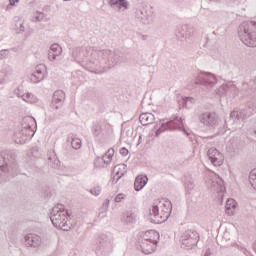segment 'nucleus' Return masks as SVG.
<instances>
[{"label":"nucleus","mask_w":256,"mask_h":256,"mask_svg":"<svg viewBox=\"0 0 256 256\" xmlns=\"http://www.w3.org/2000/svg\"><path fill=\"white\" fill-rule=\"evenodd\" d=\"M84 63L88 69H93L95 73H105L108 69H113L121 63V56L111 50L87 48Z\"/></svg>","instance_id":"1"},{"label":"nucleus","mask_w":256,"mask_h":256,"mask_svg":"<svg viewBox=\"0 0 256 256\" xmlns=\"http://www.w3.org/2000/svg\"><path fill=\"white\" fill-rule=\"evenodd\" d=\"M50 219L56 229H61V231H69L71 229L69 210L65 209V206L62 204H57L52 208Z\"/></svg>","instance_id":"2"},{"label":"nucleus","mask_w":256,"mask_h":256,"mask_svg":"<svg viewBox=\"0 0 256 256\" xmlns=\"http://www.w3.org/2000/svg\"><path fill=\"white\" fill-rule=\"evenodd\" d=\"M171 211V201L165 199L157 200L150 209V219L153 223H165L169 219Z\"/></svg>","instance_id":"3"},{"label":"nucleus","mask_w":256,"mask_h":256,"mask_svg":"<svg viewBox=\"0 0 256 256\" xmlns=\"http://www.w3.org/2000/svg\"><path fill=\"white\" fill-rule=\"evenodd\" d=\"M238 35L246 47H256V22H243L239 26Z\"/></svg>","instance_id":"4"},{"label":"nucleus","mask_w":256,"mask_h":256,"mask_svg":"<svg viewBox=\"0 0 256 256\" xmlns=\"http://www.w3.org/2000/svg\"><path fill=\"white\" fill-rule=\"evenodd\" d=\"M35 127H37V122L35 118L31 116H27L22 120V129L16 133V143H23L27 142V139H31L33 135H35Z\"/></svg>","instance_id":"5"},{"label":"nucleus","mask_w":256,"mask_h":256,"mask_svg":"<svg viewBox=\"0 0 256 256\" xmlns=\"http://www.w3.org/2000/svg\"><path fill=\"white\" fill-rule=\"evenodd\" d=\"M193 77V83L195 85H201L206 91H211L219 81L217 75L206 71H198L193 74Z\"/></svg>","instance_id":"6"},{"label":"nucleus","mask_w":256,"mask_h":256,"mask_svg":"<svg viewBox=\"0 0 256 256\" xmlns=\"http://www.w3.org/2000/svg\"><path fill=\"white\" fill-rule=\"evenodd\" d=\"M175 129H178L179 131H184V133H186L185 128L183 127V118L176 116L170 121L162 122L161 127L156 129L155 136L159 137V135H161L163 131H175Z\"/></svg>","instance_id":"7"},{"label":"nucleus","mask_w":256,"mask_h":256,"mask_svg":"<svg viewBox=\"0 0 256 256\" xmlns=\"http://www.w3.org/2000/svg\"><path fill=\"white\" fill-rule=\"evenodd\" d=\"M199 122L204 125V127H208L209 129H215L219 127L221 123V119L219 115L215 112H205L199 116Z\"/></svg>","instance_id":"8"},{"label":"nucleus","mask_w":256,"mask_h":256,"mask_svg":"<svg viewBox=\"0 0 256 256\" xmlns=\"http://www.w3.org/2000/svg\"><path fill=\"white\" fill-rule=\"evenodd\" d=\"M199 243V234L196 231L187 230L182 236V247L184 249H193Z\"/></svg>","instance_id":"9"},{"label":"nucleus","mask_w":256,"mask_h":256,"mask_svg":"<svg viewBox=\"0 0 256 256\" xmlns=\"http://www.w3.org/2000/svg\"><path fill=\"white\" fill-rule=\"evenodd\" d=\"M208 187L211 191H215V193H225V183L223 182V179L215 173L210 174Z\"/></svg>","instance_id":"10"},{"label":"nucleus","mask_w":256,"mask_h":256,"mask_svg":"<svg viewBox=\"0 0 256 256\" xmlns=\"http://www.w3.org/2000/svg\"><path fill=\"white\" fill-rule=\"evenodd\" d=\"M208 159L214 167H221L223 161H225V156L217 148H210L207 152Z\"/></svg>","instance_id":"11"},{"label":"nucleus","mask_w":256,"mask_h":256,"mask_svg":"<svg viewBox=\"0 0 256 256\" xmlns=\"http://www.w3.org/2000/svg\"><path fill=\"white\" fill-rule=\"evenodd\" d=\"M41 243H43V240L37 234L30 233L24 236V245L28 249H39Z\"/></svg>","instance_id":"12"},{"label":"nucleus","mask_w":256,"mask_h":256,"mask_svg":"<svg viewBox=\"0 0 256 256\" xmlns=\"http://www.w3.org/2000/svg\"><path fill=\"white\" fill-rule=\"evenodd\" d=\"M247 115V110H233L230 113V119L234 121L235 125L231 128L232 131H237V129H241V120L245 119Z\"/></svg>","instance_id":"13"},{"label":"nucleus","mask_w":256,"mask_h":256,"mask_svg":"<svg viewBox=\"0 0 256 256\" xmlns=\"http://www.w3.org/2000/svg\"><path fill=\"white\" fill-rule=\"evenodd\" d=\"M47 75V66L45 64H39L36 66L35 71L30 76L31 83H41Z\"/></svg>","instance_id":"14"},{"label":"nucleus","mask_w":256,"mask_h":256,"mask_svg":"<svg viewBox=\"0 0 256 256\" xmlns=\"http://www.w3.org/2000/svg\"><path fill=\"white\" fill-rule=\"evenodd\" d=\"M98 244L104 251H111L113 249V238L107 234H101L98 238Z\"/></svg>","instance_id":"15"},{"label":"nucleus","mask_w":256,"mask_h":256,"mask_svg":"<svg viewBox=\"0 0 256 256\" xmlns=\"http://www.w3.org/2000/svg\"><path fill=\"white\" fill-rule=\"evenodd\" d=\"M109 5L118 13H123L129 9V1L127 0H109Z\"/></svg>","instance_id":"16"},{"label":"nucleus","mask_w":256,"mask_h":256,"mask_svg":"<svg viewBox=\"0 0 256 256\" xmlns=\"http://www.w3.org/2000/svg\"><path fill=\"white\" fill-rule=\"evenodd\" d=\"M65 101V92L63 90H57L53 94L52 107L53 109H61Z\"/></svg>","instance_id":"17"},{"label":"nucleus","mask_w":256,"mask_h":256,"mask_svg":"<svg viewBox=\"0 0 256 256\" xmlns=\"http://www.w3.org/2000/svg\"><path fill=\"white\" fill-rule=\"evenodd\" d=\"M121 221L124 225H133L137 221V213L133 209H128L122 213Z\"/></svg>","instance_id":"18"},{"label":"nucleus","mask_w":256,"mask_h":256,"mask_svg":"<svg viewBox=\"0 0 256 256\" xmlns=\"http://www.w3.org/2000/svg\"><path fill=\"white\" fill-rule=\"evenodd\" d=\"M63 53V48L59 44H52L48 51V59L49 61H57L59 57H61Z\"/></svg>","instance_id":"19"},{"label":"nucleus","mask_w":256,"mask_h":256,"mask_svg":"<svg viewBox=\"0 0 256 256\" xmlns=\"http://www.w3.org/2000/svg\"><path fill=\"white\" fill-rule=\"evenodd\" d=\"M125 173H127V165L125 164H118L113 168L112 171V181L114 183H117L119 181V179H121V177H123V175H125Z\"/></svg>","instance_id":"20"},{"label":"nucleus","mask_w":256,"mask_h":256,"mask_svg":"<svg viewBox=\"0 0 256 256\" xmlns=\"http://www.w3.org/2000/svg\"><path fill=\"white\" fill-rule=\"evenodd\" d=\"M140 249L144 255H151L157 251V244L147 240H141Z\"/></svg>","instance_id":"21"},{"label":"nucleus","mask_w":256,"mask_h":256,"mask_svg":"<svg viewBox=\"0 0 256 256\" xmlns=\"http://www.w3.org/2000/svg\"><path fill=\"white\" fill-rule=\"evenodd\" d=\"M0 169L11 172L15 169V161L10 160L9 156H0Z\"/></svg>","instance_id":"22"},{"label":"nucleus","mask_w":256,"mask_h":256,"mask_svg":"<svg viewBox=\"0 0 256 256\" xmlns=\"http://www.w3.org/2000/svg\"><path fill=\"white\" fill-rule=\"evenodd\" d=\"M159 234L155 230H148L142 234V241H148L150 243H159Z\"/></svg>","instance_id":"23"},{"label":"nucleus","mask_w":256,"mask_h":256,"mask_svg":"<svg viewBox=\"0 0 256 256\" xmlns=\"http://www.w3.org/2000/svg\"><path fill=\"white\" fill-rule=\"evenodd\" d=\"M227 91H234L235 95H237V86L233 84V82H228L226 84H222L217 90L216 93L218 95H225Z\"/></svg>","instance_id":"24"},{"label":"nucleus","mask_w":256,"mask_h":256,"mask_svg":"<svg viewBox=\"0 0 256 256\" xmlns=\"http://www.w3.org/2000/svg\"><path fill=\"white\" fill-rule=\"evenodd\" d=\"M148 181H149V178H147V176H143V175L137 176L134 182L135 191H141V189H143V187L147 185Z\"/></svg>","instance_id":"25"},{"label":"nucleus","mask_w":256,"mask_h":256,"mask_svg":"<svg viewBox=\"0 0 256 256\" xmlns=\"http://www.w3.org/2000/svg\"><path fill=\"white\" fill-rule=\"evenodd\" d=\"M122 137H124L126 141H133L137 137V131H135L133 126H127L122 133Z\"/></svg>","instance_id":"26"},{"label":"nucleus","mask_w":256,"mask_h":256,"mask_svg":"<svg viewBox=\"0 0 256 256\" xmlns=\"http://www.w3.org/2000/svg\"><path fill=\"white\" fill-rule=\"evenodd\" d=\"M225 209L227 215H235V209H237V202L235 201V199L229 198L226 201Z\"/></svg>","instance_id":"27"},{"label":"nucleus","mask_w":256,"mask_h":256,"mask_svg":"<svg viewBox=\"0 0 256 256\" xmlns=\"http://www.w3.org/2000/svg\"><path fill=\"white\" fill-rule=\"evenodd\" d=\"M139 121L141 125H150V123L155 121V116L151 113H143L140 115Z\"/></svg>","instance_id":"28"},{"label":"nucleus","mask_w":256,"mask_h":256,"mask_svg":"<svg viewBox=\"0 0 256 256\" xmlns=\"http://www.w3.org/2000/svg\"><path fill=\"white\" fill-rule=\"evenodd\" d=\"M22 100L25 101V103H30V105L39 103V98H37V96L29 92L23 94Z\"/></svg>","instance_id":"29"},{"label":"nucleus","mask_w":256,"mask_h":256,"mask_svg":"<svg viewBox=\"0 0 256 256\" xmlns=\"http://www.w3.org/2000/svg\"><path fill=\"white\" fill-rule=\"evenodd\" d=\"M113 155H115V150L113 148L108 149L105 155L102 156V161H104L106 165H109V163L113 161Z\"/></svg>","instance_id":"30"},{"label":"nucleus","mask_w":256,"mask_h":256,"mask_svg":"<svg viewBox=\"0 0 256 256\" xmlns=\"http://www.w3.org/2000/svg\"><path fill=\"white\" fill-rule=\"evenodd\" d=\"M15 29H16L17 33H24L25 20L23 18H16Z\"/></svg>","instance_id":"31"},{"label":"nucleus","mask_w":256,"mask_h":256,"mask_svg":"<svg viewBox=\"0 0 256 256\" xmlns=\"http://www.w3.org/2000/svg\"><path fill=\"white\" fill-rule=\"evenodd\" d=\"M71 145L73 149H81V139L76 135L71 136Z\"/></svg>","instance_id":"32"},{"label":"nucleus","mask_w":256,"mask_h":256,"mask_svg":"<svg viewBox=\"0 0 256 256\" xmlns=\"http://www.w3.org/2000/svg\"><path fill=\"white\" fill-rule=\"evenodd\" d=\"M49 161H50V165H52L54 169H59V167L61 166V162L59 161V159L55 154L49 157Z\"/></svg>","instance_id":"33"},{"label":"nucleus","mask_w":256,"mask_h":256,"mask_svg":"<svg viewBox=\"0 0 256 256\" xmlns=\"http://www.w3.org/2000/svg\"><path fill=\"white\" fill-rule=\"evenodd\" d=\"M45 19V14L43 12H35L32 16V21L34 23H39V21H43Z\"/></svg>","instance_id":"34"},{"label":"nucleus","mask_w":256,"mask_h":256,"mask_svg":"<svg viewBox=\"0 0 256 256\" xmlns=\"http://www.w3.org/2000/svg\"><path fill=\"white\" fill-rule=\"evenodd\" d=\"M249 181L252 187L256 189V168L250 172Z\"/></svg>","instance_id":"35"},{"label":"nucleus","mask_w":256,"mask_h":256,"mask_svg":"<svg viewBox=\"0 0 256 256\" xmlns=\"http://www.w3.org/2000/svg\"><path fill=\"white\" fill-rule=\"evenodd\" d=\"M89 193H91V195H94V197H98V195H101V186H94L92 189L89 190Z\"/></svg>","instance_id":"36"},{"label":"nucleus","mask_w":256,"mask_h":256,"mask_svg":"<svg viewBox=\"0 0 256 256\" xmlns=\"http://www.w3.org/2000/svg\"><path fill=\"white\" fill-rule=\"evenodd\" d=\"M92 132L95 137L99 136L101 134V125L98 123L94 124Z\"/></svg>","instance_id":"37"},{"label":"nucleus","mask_w":256,"mask_h":256,"mask_svg":"<svg viewBox=\"0 0 256 256\" xmlns=\"http://www.w3.org/2000/svg\"><path fill=\"white\" fill-rule=\"evenodd\" d=\"M125 197H127L125 194L120 193L114 198V201L115 203H121V201H125Z\"/></svg>","instance_id":"38"},{"label":"nucleus","mask_w":256,"mask_h":256,"mask_svg":"<svg viewBox=\"0 0 256 256\" xmlns=\"http://www.w3.org/2000/svg\"><path fill=\"white\" fill-rule=\"evenodd\" d=\"M14 95L18 96L20 99H23V95L25 93H23V91H21V88H16L13 91Z\"/></svg>","instance_id":"39"},{"label":"nucleus","mask_w":256,"mask_h":256,"mask_svg":"<svg viewBox=\"0 0 256 256\" xmlns=\"http://www.w3.org/2000/svg\"><path fill=\"white\" fill-rule=\"evenodd\" d=\"M247 107L248 109H250V111H256V102L255 101L247 102Z\"/></svg>","instance_id":"40"},{"label":"nucleus","mask_w":256,"mask_h":256,"mask_svg":"<svg viewBox=\"0 0 256 256\" xmlns=\"http://www.w3.org/2000/svg\"><path fill=\"white\" fill-rule=\"evenodd\" d=\"M9 57V50L0 51V59H7Z\"/></svg>","instance_id":"41"},{"label":"nucleus","mask_w":256,"mask_h":256,"mask_svg":"<svg viewBox=\"0 0 256 256\" xmlns=\"http://www.w3.org/2000/svg\"><path fill=\"white\" fill-rule=\"evenodd\" d=\"M102 209H104V213H107V209H109V199H106L102 204Z\"/></svg>","instance_id":"42"},{"label":"nucleus","mask_w":256,"mask_h":256,"mask_svg":"<svg viewBox=\"0 0 256 256\" xmlns=\"http://www.w3.org/2000/svg\"><path fill=\"white\" fill-rule=\"evenodd\" d=\"M120 155H123L124 157L129 155V150H127V148H121Z\"/></svg>","instance_id":"43"},{"label":"nucleus","mask_w":256,"mask_h":256,"mask_svg":"<svg viewBox=\"0 0 256 256\" xmlns=\"http://www.w3.org/2000/svg\"><path fill=\"white\" fill-rule=\"evenodd\" d=\"M204 256H213V251L211 250V248L206 249Z\"/></svg>","instance_id":"44"},{"label":"nucleus","mask_w":256,"mask_h":256,"mask_svg":"<svg viewBox=\"0 0 256 256\" xmlns=\"http://www.w3.org/2000/svg\"><path fill=\"white\" fill-rule=\"evenodd\" d=\"M140 39L142 41H147V39H149V35H147V34H140Z\"/></svg>","instance_id":"45"},{"label":"nucleus","mask_w":256,"mask_h":256,"mask_svg":"<svg viewBox=\"0 0 256 256\" xmlns=\"http://www.w3.org/2000/svg\"><path fill=\"white\" fill-rule=\"evenodd\" d=\"M9 1L12 7L15 6V3H19V0H9Z\"/></svg>","instance_id":"46"},{"label":"nucleus","mask_w":256,"mask_h":256,"mask_svg":"<svg viewBox=\"0 0 256 256\" xmlns=\"http://www.w3.org/2000/svg\"><path fill=\"white\" fill-rule=\"evenodd\" d=\"M142 139H143V135L139 134V140L137 145H141V143H143Z\"/></svg>","instance_id":"47"},{"label":"nucleus","mask_w":256,"mask_h":256,"mask_svg":"<svg viewBox=\"0 0 256 256\" xmlns=\"http://www.w3.org/2000/svg\"><path fill=\"white\" fill-rule=\"evenodd\" d=\"M3 83H5V79L0 80V85L3 84Z\"/></svg>","instance_id":"48"},{"label":"nucleus","mask_w":256,"mask_h":256,"mask_svg":"<svg viewBox=\"0 0 256 256\" xmlns=\"http://www.w3.org/2000/svg\"><path fill=\"white\" fill-rule=\"evenodd\" d=\"M182 102L185 103V104L187 103L185 99H182Z\"/></svg>","instance_id":"49"},{"label":"nucleus","mask_w":256,"mask_h":256,"mask_svg":"<svg viewBox=\"0 0 256 256\" xmlns=\"http://www.w3.org/2000/svg\"><path fill=\"white\" fill-rule=\"evenodd\" d=\"M186 135H189V133H188V132H186Z\"/></svg>","instance_id":"50"},{"label":"nucleus","mask_w":256,"mask_h":256,"mask_svg":"<svg viewBox=\"0 0 256 256\" xmlns=\"http://www.w3.org/2000/svg\"><path fill=\"white\" fill-rule=\"evenodd\" d=\"M64 1H71V0H64Z\"/></svg>","instance_id":"51"},{"label":"nucleus","mask_w":256,"mask_h":256,"mask_svg":"<svg viewBox=\"0 0 256 256\" xmlns=\"http://www.w3.org/2000/svg\"><path fill=\"white\" fill-rule=\"evenodd\" d=\"M0 105H1V102H0Z\"/></svg>","instance_id":"52"}]
</instances>
